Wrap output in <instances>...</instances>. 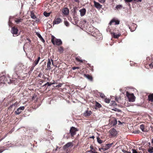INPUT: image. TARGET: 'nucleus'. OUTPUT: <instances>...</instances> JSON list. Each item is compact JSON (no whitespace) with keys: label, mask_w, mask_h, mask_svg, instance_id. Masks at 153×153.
Here are the masks:
<instances>
[{"label":"nucleus","mask_w":153,"mask_h":153,"mask_svg":"<svg viewBox=\"0 0 153 153\" xmlns=\"http://www.w3.org/2000/svg\"><path fill=\"white\" fill-rule=\"evenodd\" d=\"M126 96L127 97L129 102H134L135 101L136 97L133 94L130 93L128 91H127Z\"/></svg>","instance_id":"nucleus-1"},{"label":"nucleus","mask_w":153,"mask_h":153,"mask_svg":"<svg viewBox=\"0 0 153 153\" xmlns=\"http://www.w3.org/2000/svg\"><path fill=\"white\" fill-rule=\"evenodd\" d=\"M51 42L54 45H60L62 44V42L60 39H56L53 36H52Z\"/></svg>","instance_id":"nucleus-2"},{"label":"nucleus","mask_w":153,"mask_h":153,"mask_svg":"<svg viewBox=\"0 0 153 153\" xmlns=\"http://www.w3.org/2000/svg\"><path fill=\"white\" fill-rule=\"evenodd\" d=\"M78 131V130L77 128L74 127H72L70 129V133L72 136H73L76 134V131Z\"/></svg>","instance_id":"nucleus-3"},{"label":"nucleus","mask_w":153,"mask_h":153,"mask_svg":"<svg viewBox=\"0 0 153 153\" xmlns=\"http://www.w3.org/2000/svg\"><path fill=\"white\" fill-rule=\"evenodd\" d=\"M18 30L17 28L15 27H13L12 28L11 30V32L12 34L14 36H18Z\"/></svg>","instance_id":"nucleus-4"},{"label":"nucleus","mask_w":153,"mask_h":153,"mask_svg":"<svg viewBox=\"0 0 153 153\" xmlns=\"http://www.w3.org/2000/svg\"><path fill=\"white\" fill-rule=\"evenodd\" d=\"M112 144V143H111L102 145L101 149L104 151H105L109 149L111 147Z\"/></svg>","instance_id":"nucleus-5"},{"label":"nucleus","mask_w":153,"mask_h":153,"mask_svg":"<svg viewBox=\"0 0 153 153\" xmlns=\"http://www.w3.org/2000/svg\"><path fill=\"white\" fill-rule=\"evenodd\" d=\"M62 22V19L59 18H55L53 21V25L55 24H58Z\"/></svg>","instance_id":"nucleus-6"},{"label":"nucleus","mask_w":153,"mask_h":153,"mask_svg":"<svg viewBox=\"0 0 153 153\" xmlns=\"http://www.w3.org/2000/svg\"><path fill=\"white\" fill-rule=\"evenodd\" d=\"M25 109L24 106H21L18 108L15 111V113L16 114H19L22 112V110H23Z\"/></svg>","instance_id":"nucleus-7"},{"label":"nucleus","mask_w":153,"mask_h":153,"mask_svg":"<svg viewBox=\"0 0 153 153\" xmlns=\"http://www.w3.org/2000/svg\"><path fill=\"white\" fill-rule=\"evenodd\" d=\"M109 132L111 135L113 136H116L117 134L116 131L114 128L110 129Z\"/></svg>","instance_id":"nucleus-8"},{"label":"nucleus","mask_w":153,"mask_h":153,"mask_svg":"<svg viewBox=\"0 0 153 153\" xmlns=\"http://www.w3.org/2000/svg\"><path fill=\"white\" fill-rule=\"evenodd\" d=\"M120 23V22L119 21L116 20L115 19H112L110 22L109 24L110 25H111L113 23L114 25H118Z\"/></svg>","instance_id":"nucleus-9"},{"label":"nucleus","mask_w":153,"mask_h":153,"mask_svg":"<svg viewBox=\"0 0 153 153\" xmlns=\"http://www.w3.org/2000/svg\"><path fill=\"white\" fill-rule=\"evenodd\" d=\"M79 12L80 13V15L81 16H84L86 12V10L85 8H82L79 10Z\"/></svg>","instance_id":"nucleus-10"},{"label":"nucleus","mask_w":153,"mask_h":153,"mask_svg":"<svg viewBox=\"0 0 153 153\" xmlns=\"http://www.w3.org/2000/svg\"><path fill=\"white\" fill-rule=\"evenodd\" d=\"M111 34L112 36L115 38H118L121 35L120 33H118V34H116L114 33L111 32Z\"/></svg>","instance_id":"nucleus-11"},{"label":"nucleus","mask_w":153,"mask_h":153,"mask_svg":"<svg viewBox=\"0 0 153 153\" xmlns=\"http://www.w3.org/2000/svg\"><path fill=\"white\" fill-rule=\"evenodd\" d=\"M94 3L95 7L97 8H100L101 7L102 5L100 4L99 3L94 1Z\"/></svg>","instance_id":"nucleus-12"},{"label":"nucleus","mask_w":153,"mask_h":153,"mask_svg":"<svg viewBox=\"0 0 153 153\" xmlns=\"http://www.w3.org/2000/svg\"><path fill=\"white\" fill-rule=\"evenodd\" d=\"M63 13L65 15H67L69 13V10L67 8H64L62 11Z\"/></svg>","instance_id":"nucleus-13"},{"label":"nucleus","mask_w":153,"mask_h":153,"mask_svg":"<svg viewBox=\"0 0 153 153\" xmlns=\"http://www.w3.org/2000/svg\"><path fill=\"white\" fill-rule=\"evenodd\" d=\"M91 114V112L90 111L87 110L84 113V115L85 116H89Z\"/></svg>","instance_id":"nucleus-14"},{"label":"nucleus","mask_w":153,"mask_h":153,"mask_svg":"<svg viewBox=\"0 0 153 153\" xmlns=\"http://www.w3.org/2000/svg\"><path fill=\"white\" fill-rule=\"evenodd\" d=\"M84 76L85 77L87 78L90 81H92L93 80V78L92 77L88 75H87L86 74H84Z\"/></svg>","instance_id":"nucleus-15"},{"label":"nucleus","mask_w":153,"mask_h":153,"mask_svg":"<svg viewBox=\"0 0 153 153\" xmlns=\"http://www.w3.org/2000/svg\"><path fill=\"white\" fill-rule=\"evenodd\" d=\"M51 61L50 59H48V61L47 64V69L50 70L51 69Z\"/></svg>","instance_id":"nucleus-16"},{"label":"nucleus","mask_w":153,"mask_h":153,"mask_svg":"<svg viewBox=\"0 0 153 153\" xmlns=\"http://www.w3.org/2000/svg\"><path fill=\"white\" fill-rule=\"evenodd\" d=\"M22 21L23 19L20 18H16L15 20V22L17 24L22 23Z\"/></svg>","instance_id":"nucleus-17"},{"label":"nucleus","mask_w":153,"mask_h":153,"mask_svg":"<svg viewBox=\"0 0 153 153\" xmlns=\"http://www.w3.org/2000/svg\"><path fill=\"white\" fill-rule=\"evenodd\" d=\"M36 34L37 36L40 39L42 42L43 43L45 42V40L39 33L36 32Z\"/></svg>","instance_id":"nucleus-18"},{"label":"nucleus","mask_w":153,"mask_h":153,"mask_svg":"<svg viewBox=\"0 0 153 153\" xmlns=\"http://www.w3.org/2000/svg\"><path fill=\"white\" fill-rule=\"evenodd\" d=\"M148 99L149 101L153 102V94H151L149 95Z\"/></svg>","instance_id":"nucleus-19"},{"label":"nucleus","mask_w":153,"mask_h":153,"mask_svg":"<svg viewBox=\"0 0 153 153\" xmlns=\"http://www.w3.org/2000/svg\"><path fill=\"white\" fill-rule=\"evenodd\" d=\"M72 145V143L71 142H69L67 143L66 144H65L64 146V149H66V148H68Z\"/></svg>","instance_id":"nucleus-20"},{"label":"nucleus","mask_w":153,"mask_h":153,"mask_svg":"<svg viewBox=\"0 0 153 153\" xmlns=\"http://www.w3.org/2000/svg\"><path fill=\"white\" fill-rule=\"evenodd\" d=\"M40 57H38V59L37 60H35L34 62V66H36L38 63L40 59Z\"/></svg>","instance_id":"nucleus-21"},{"label":"nucleus","mask_w":153,"mask_h":153,"mask_svg":"<svg viewBox=\"0 0 153 153\" xmlns=\"http://www.w3.org/2000/svg\"><path fill=\"white\" fill-rule=\"evenodd\" d=\"M148 151L149 153H152L153 152V147H149L148 149Z\"/></svg>","instance_id":"nucleus-22"},{"label":"nucleus","mask_w":153,"mask_h":153,"mask_svg":"<svg viewBox=\"0 0 153 153\" xmlns=\"http://www.w3.org/2000/svg\"><path fill=\"white\" fill-rule=\"evenodd\" d=\"M76 59L77 61L80 62H82L83 60L81 59V58L80 57H76Z\"/></svg>","instance_id":"nucleus-23"},{"label":"nucleus","mask_w":153,"mask_h":153,"mask_svg":"<svg viewBox=\"0 0 153 153\" xmlns=\"http://www.w3.org/2000/svg\"><path fill=\"white\" fill-rule=\"evenodd\" d=\"M132 26H133L134 27H135V29L134 30H132L131 29V28L130 27H129V29H130L131 31V32L134 31L136 29V27H137L136 25L134 23L132 24Z\"/></svg>","instance_id":"nucleus-24"},{"label":"nucleus","mask_w":153,"mask_h":153,"mask_svg":"<svg viewBox=\"0 0 153 153\" xmlns=\"http://www.w3.org/2000/svg\"><path fill=\"white\" fill-rule=\"evenodd\" d=\"M122 7V5H117L116 7V8L118 10L120 9Z\"/></svg>","instance_id":"nucleus-25"},{"label":"nucleus","mask_w":153,"mask_h":153,"mask_svg":"<svg viewBox=\"0 0 153 153\" xmlns=\"http://www.w3.org/2000/svg\"><path fill=\"white\" fill-rule=\"evenodd\" d=\"M140 128L143 131V132L144 131V126L143 125V124L141 125L140 126Z\"/></svg>","instance_id":"nucleus-26"},{"label":"nucleus","mask_w":153,"mask_h":153,"mask_svg":"<svg viewBox=\"0 0 153 153\" xmlns=\"http://www.w3.org/2000/svg\"><path fill=\"white\" fill-rule=\"evenodd\" d=\"M43 14L46 17L49 16L50 15V13H47L45 12H44Z\"/></svg>","instance_id":"nucleus-27"},{"label":"nucleus","mask_w":153,"mask_h":153,"mask_svg":"<svg viewBox=\"0 0 153 153\" xmlns=\"http://www.w3.org/2000/svg\"><path fill=\"white\" fill-rule=\"evenodd\" d=\"M65 25L67 27H68L69 25V22L66 21H65L64 22Z\"/></svg>","instance_id":"nucleus-28"},{"label":"nucleus","mask_w":153,"mask_h":153,"mask_svg":"<svg viewBox=\"0 0 153 153\" xmlns=\"http://www.w3.org/2000/svg\"><path fill=\"white\" fill-rule=\"evenodd\" d=\"M111 105H113L114 106H115L117 104L115 103V102L114 101H112L111 102Z\"/></svg>","instance_id":"nucleus-29"},{"label":"nucleus","mask_w":153,"mask_h":153,"mask_svg":"<svg viewBox=\"0 0 153 153\" xmlns=\"http://www.w3.org/2000/svg\"><path fill=\"white\" fill-rule=\"evenodd\" d=\"M100 94V96L102 98H104L105 97V96L104 94L102 93H99Z\"/></svg>","instance_id":"nucleus-30"},{"label":"nucleus","mask_w":153,"mask_h":153,"mask_svg":"<svg viewBox=\"0 0 153 153\" xmlns=\"http://www.w3.org/2000/svg\"><path fill=\"white\" fill-rule=\"evenodd\" d=\"M105 102L108 103L110 102V100L109 99L107 98H106L105 99Z\"/></svg>","instance_id":"nucleus-31"},{"label":"nucleus","mask_w":153,"mask_h":153,"mask_svg":"<svg viewBox=\"0 0 153 153\" xmlns=\"http://www.w3.org/2000/svg\"><path fill=\"white\" fill-rule=\"evenodd\" d=\"M97 141L98 143L100 144L102 143V141L99 138H97Z\"/></svg>","instance_id":"nucleus-32"},{"label":"nucleus","mask_w":153,"mask_h":153,"mask_svg":"<svg viewBox=\"0 0 153 153\" xmlns=\"http://www.w3.org/2000/svg\"><path fill=\"white\" fill-rule=\"evenodd\" d=\"M112 120L113 121L114 123H113V125H114L117 124V121L115 119H113Z\"/></svg>","instance_id":"nucleus-33"},{"label":"nucleus","mask_w":153,"mask_h":153,"mask_svg":"<svg viewBox=\"0 0 153 153\" xmlns=\"http://www.w3.org/2000/svg\"><path fill=\"white\" fill-rule=\"evenodd\" d=\"M140 133V131L139 130H136L135 131H134L133 132V133L135 134H138Z\"/></svg>","instance_id":"nucleus-34"},{"label":"nucleus","mask_w":153,"mask_h":153,"mask_svg":"<svg viewBox=\"0 0 153 153\" xmlns=\"http://www.w3.org/2000/svg\"><path fill=\"white\" fill-rule=\"evenodd\" d=\"M59 51L60 52H62L63 51V49L62 47H60L59 49Z\"/></svg>","instance_id":"nucleus-35"},{"label":"nucleus","mask_w":153,"mask_h":153,"mask_svg":"<svg viewBox=\"0 0 153 153\" xmlns=\"http://www.w3.org/2000/svg\"><path fill=\"white\" fill-rule=\"evenodd\" d=\"M31 17L33 19H35L36 18V16L33 14H31Z\"/></svg>","instance_id":"nucleus-36"},{"label":"nucleus","mask_w":153,"mask_h":153,"mask_svg":"<svg viewBox=\"0 0 153 153\" xmlns=\"http://www.w3.org/2000/svg\"><path fill=\"white\" fill-rule=\"evenodd\" d=\"M105 0H98V1L101 3H103L105 2Z\"/></svg>","instance_id":"nucleus-37"},{"label":"nucleus","mask_w":153,"mask_h":153,"mask_svg":"<svg viewBox=\"0 0 153 153\" xmlns=\"http://www.w3.org/2000/svg\"><path fill=\"white\" fill-rule=\"evenodd\" d=\"M126 2H131L133 0H124Z\"/></svg>","instance_id":"nucleus-38"},{"label":"nucleus","mask_w":153,"mask_h":153,"mask_svg":"<svg viewBox=\"0 0 153 153\" xmlns=\"http://www.w3.org/2000/svg\"><path fill=\"white\" fill-rule=\"evenodd\" d=\"M79 68L78 67H73L72 68V69L73 70H75L76 69H78Z\"/></svg>","instance_id":"nucleus-39"},{"label":"nucleus","mask_w":153,"mask_h":153,"mask_svg":"<svg viewBox=\"0 0 153 153\" xmlns=\"http://www.w3.org/2000/svg\"><path fill=\"white\" fill-rule=\"evenodd\" d=\"M123 152L124 153H131L130 152H127L125 150H123Z\"/></svg>","instance_id":"nucleus-40"},{"label":"nucleus","mask_w":153,"mask_h":153,"mask_svg":"<svg viewBox=\"0 0 153 153\" xmlns=\"http://www.w3.org/2000/svg\"><path fill=\"white\" fill-rule=\"evenodd\" d=\"M97 105L99 108H100L101 107V105L99 103H97Z\"/></svg>","instance_id":"nucleus-41"},{"label":"nucleus","mask_w":153,"mask_h":153,"mask_svg":"<svg viewBox=\"0 0 153 153\" xmlns=\"http://www.w3.org/2000/svg\"><path fill=\"white\" fill-rule=\"evenodd\" d=\"M46 85H47L48 86H50L51 85V84H50L48 82H47L45 84Z\"/></svg>","instance_id":"nucleus-42"},{"label":"nucleus","mask_w":153,"mask_h":153,"mask_svg":"<svg viewBox=\"0 0 153 153\" xmlns=\"http://www.w3.org/2000/svg\"><path fill=\"white\" fill-rule=\"evenodd\" d=\"M90 148L91 149V150H95L93 148V147L92 146H90Z\"/></svg>","instance_id":"nucleus-43"},{"label":"nucleus","mask_w":153,"mask_h":153,"mask_svg":"<svg viewBox=\"0 0 153 153\" xmlns=\"http://www.w3.org/2000/svg\"><path fill=\"white\" fill-rule=\"evenodd\" d=\"M91 153H98L95 150H94L92 151V152Z\"/></svg>","instance_id":"nucleus-44"},{"label":"nucleus","mask_w":153,"mask_h":153,"mask_svg":"<svg viewBox=\"0 0 153 153\" xmlns=\"http://www.w3.org/2000/svg\"><path fill=\"white\" fill-rule=\"evenodd\" d=\"M62 85V84H59L56 86L57 87H61Z\"/></svg>","instance_id":"nucleus-45"},{"label":"nucleus","mask_w":153,"mask_h":153,"mask_svg":"<svg viewBox=\"0 0 153 153\" xmlns=\"http://www.w3.org/2000/svg\"><path fill=\"white\" fill-rule=\"evenodd\" d=\"M134 1L137 2H141L142 1L141 0H134Z\"/></svg>","instance_id":"nucleus-46"},{"label":"nucleus","mask_w":153,"mask_h":153,"mask_svg":"<svg viewBox=\"0 0 153 153\" xmlns=\"http://www.w3.org/2000/svg\"><path fill=\"white\" fill-rule=\"evenodd\" d=\"M112 110L115 111H118V109L116 108H114V109H113Z\"/></svg>","instance_id":"nucleus-47"},{"label":"nucleus","mask_w":153,"mask_h":153,"mask_svg":"<svg viewBox=\"0 0 153 153\" xmlns=\"http://www.w3.org/2000/svg\"><path fill=\"white\" fill-rule=\"evenodd\" d=\"M93 150L91 149L90 150L88 151V152H89V153H91L92 152Z\"/></svg>","instance_id":"nucleus-48"},{"label":"nucleus","mask_w":153,"mask_h":153,"mask_svg":"<svg viewBox=\"0 0 153 153\" xmlns=\"http://www.w3.org/2000/svg\"><path fill=\"white\" fill-rule=\"evenodd\" d=\"M4 150L2 149H0V153H1L3 152L4 151Z\"/></svg>","instance_id":"nucleus-49"},{"label":"nucleus","mask_w":153,"mask_h":153,"mask_svg":"<svg viewBox=\"0 0 153 153\" xmlns=\"http://www.w3.org/2000/svg\"><path fill=\"white\" fill-rule=\"evenodd\" d=\"M76 2L79 3V0H74Z\"/></svg>","instance_id":"nucleus-50"},{"label":"nucleus","mask_w":153,"mask_h":153,"mask_svg":"<svg viewBox=\"0 0 153 153\" xmlns=\"http://www.w3.org/2000/svg\"><path fill=\"white\" fill-rule=\"evenodd\" d=\"M150 67L151 68H153V65H152V64H150Z\"/></svg>","instance_id":"nucleus-51"},{"label":"nucleus","mask_w":153,"mask_h":153,"mask_svg":"<svg viewBox=\"0 0 153 153\" xmlns=\"http://www.w3.org/2000/svg\"><path fill=\"white\" fill-rule=\"evenodd\" d=\"M51 61L52 62V64L53 65V60L51 59Z\"/></svg>","instance_id":"nucleus-52"},{"label":"nucleus","mask_w":153,"mask_h":153,"mask_svg":"<svg viewBox=\"0 0 153 153\" xmlns=\"http://www.w3.org/2000/svg\"><path fill=\"white\" fill-rule=\"evenodd\" d=\"M27 40H28V41L30 42V39H28Z\"/></svg>","instance_id":"nucleus-53"},{"label":"nucleus","mask_w":153,"mask_h":153,"mask_svg":"<svg viewBox=\"0 0 153 153\" xmlns=\"http://www.w3.org/2000/svg\"><path fill=\"white\" fill-rule=\"evenodd\" d=\"M92 137V138H94V136H92V137Z\"/></svg>","instance_id":"nucleus-54"},{"label":"nucleus","mask_w":153,"mask_h":153,"mask_svg":"<svg viewBox=\"0 0 153 153\" xmlns=\"http://www.w3.org/2000/svg\"><path fill=\"white\" fill-rule=\"evenodd\" d=\"M99 150L100 151V149H99Z\"/></svg>","instance_id":"nucleus-55"}]
</instances>
